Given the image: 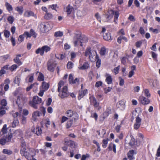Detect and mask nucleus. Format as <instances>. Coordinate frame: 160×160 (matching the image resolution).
Instances as JSON below:
<instances>
[{
    "mask_svg": "<svg viewBox=\"0 0 160 160\" xmlns=\"http://www.w3.org/2000/svg\"><path fill=\"white\" fill-rule=\"evenodd\" d=\"M87 41V38L83 35H82L80 33L76 34L74 37L73 43L75 47L79 45L82 46V43H85Z\"/></svg>",
    "mask_w": 160,
    "mask_h": 160,
    "instance_id": "f257e3e1",
    "label": "nucleus"
},
{
    "mask_svg": "<svg viewBox=\"0 0 160 160\" xmlns=\"http://www.w3.org/2000/svg\"><path fill=\"white\" fill-rule=\"evenodd\" d=\"M64 82L62 81H61L58 84V90L59 92V96L62 98L68 97V87L66 86H64L62 88V90L60 91L61 88L64 85Z\"/></svg>",
    "mask_w": 160,
    "mask_h": 160,
    "instance_id": "f03ea898",
    "label": "nucleus"
},
{
    "mask_svg": "<svg viewBox=\"0 0 160 160\" xmlns=\"http://www.w3.org/2000/svg\"><path fill=\"white\" fill-rule=\"evenodd\" d=\"M98 55L96 52L91 50L90 47L86 49L85 52V55L86 57H88L90 60L92 62L94 61L96 56Z\"/></svg>",
    "mask_w": 160,
    "mask_h": 160,
    "instance_id": "7ed1b4c3",
    "label": "nucleus"
},
{
    "mask_svg": "<svg viewBox=\"0 0 160 160\" xmlns=\"http://www.w3.org/2000/svg\"><path fill=\"white\" fill-rule=\"evenodd\" d=\"M42 99L38 96H34L32 100L29 102V105L35 109L38 108V105L42 102Z\"/></svg>",
    "mask_w": 160,
    "mask_h": 160,
    "instance_id": "20e7f679",
    "label": "nucleus"
},
{
    "mask_svg": "<svg viewBox=\"0 0 160 160\" xmlns=\"http://www.w3.org/2000/svg\"><path fill=\"white\" fill-rule=\"evenodd\" d=\"M31 151L30 150H26V148H22L20 150V153L22 156H24L28 160H30L31 158L34 157L32 154Z\"/></svg>",
    "mask_w": 160,
    "mask_h": 160,
    "instance_id": "39448f33",
    "label": "nucleus"
},
{
    "mask_svg": "<svg viewBox=\"0 0 160 160\" xmlns=\"http://www.w3.org/2000/svg\"><path fill=\"white\" fill-rule=\"evenodd\" d=\"M27 98L24 96L21 95L18 97L16 102L18 106L21 109L22 106L27 103Z\"/></svg>",
    "mask_w": 160,
    "mask_h": 160,
    "instance_id": "423d86ee",
    "label": "nucleus"
},
{
    "mask_svg": "<svg viewBox=\"0 0 160 160\" xmlns=\"http://www.w3.org/2000/svg\"><path fill=\"white\" fill-rule=\"evenodd\" d=\"M90 103L92 105L94 108H98V110H100L101 107L99 106V103L97 101L95 97L93 96H91L89 97Z\"/></svg>",
    "mask_w": 160,
    "mask_h": 160,
    "instance_id": "0eeeda50",
    "label": "nucleus"
},
{
    "mask_svg": "<svg viewBox=\"0 0 160 160\" xmlns=\"http://www.w3.org/2000/svg\"><path fill=\"white\" fill-rule=\"evenodd\" d=\"M114 14V11L112 10H108L106 14L103 17V19L105 22H108L111 19Z\"/></svg>",
    "mask_w": 160,
    "mask_h": 160,
    "instance_id": "6e6552de",
    "label": "nucleus"
},
{
    "mask_svg": "<svg viewBox=\"0 0 160 160\" xmlns=\"http://www.w3.org/2000/svg\"><path fill=\"white\" fill-rule=\"evenodd\" d=\"M56 65V63L52 61H49L47 63L48 69L51 72L54 71Z\"/></svg>",
    "mask_w": 160,
    "mask_h": 160,
    "instance_id": "1a4fd4ad",
    "label": "nucleus"
},
{
    "mask_svg": "<svg viewBox=\"0 0 160 160\" xmlns=\"http://www.w3.org/2000/svg\"><path fill=\"white\" fill-rule=\"evenodd\" d=\"M148 98L143 96L141 95L139 97L138 100L142 104L144 105H147L150 102V100Z\"/></svg>",
    "mask_w": 160,
    "mask_h": 160,
    "instance_id": "9d476101",
    "label": "nucleus"
},
{
    "mask_svg": "<svg viewBox=\"0 0 160 160\" xmlns=\"http://www.w3.org/2000/svg\"><path fill=\"white\" fill-rule=\"evenodd\" d=\"M66 114L69 117H71L73 115H75V117L74 118V122H75L78 118V115L77 113H74L71 110H68L66 112Z\"/></svg>",
    "mask_w": 160,
    "mask_h": 160,
    "instance_id": "9b49d317",
    "label": "nucleus"
},
{
    "mask_svg": "<svg viewBox=\"0 0 160 160\" xmlns=\"http://www.w3.org/2000/svg\"><path fill=\"white\" fill-rule=\"evenodd\" d=\"M24 35H26L27 38H30L32 36L34 38H36L37 34L34 30L31 29L29 33L28 32H24Z\"/></svg>",
    "mask_w": 160,
    "mask_h": 160,
    "instance_id": "f8f14e48",
    "label": "nucleus"
},
{
    "mask_svg": "<svg viewBox=\"0 0 160 160\" xmlns=\"http://www.w3.org/2000/svg\"><path fill=\"white\" fill-rule=\"evenodd\" d=\"M141 119L139 117H137L136 119V122L134 124V128L135 129L139 128L141 124Z\"/></svg>",
    "mask_w": 160,
    "mask_h": 160,
    "instance_id": "ddd939ff",
    "label": "nucleus"
},
{
    "mask_svg": "<svg viewBox=\"0 0 160 160\" xmlns=\"http://www.w3.org/2000/svg\"><path fill=\"white\" fill-rule=\"evenodd\" d=\"M40 116V113L39 111H35L32 114V119L33 121H36L38 119V117Z\"/></svg>",
    "mask_w": 160,
    "mask_h": 160,
    "instance_id": "4468645a",
    "label": "nucleus"
},
{
    "mask_svg": "<svg viewBox=\"0 0 160 160\" xmlns=\"http://www.w3.org/2000/svg\"><path fill=\"white\" fill-rule=\"evenodd\" d=\"M88 93L87 90L86 89L84 90H81L79 92V95L78 97V99H81L83 97Z\"/></svg>",
    "mask_w": 160,
    "mask_h": 160,
    "instance_id": "2eb2a0df",
    "label": "nucleus"
},
{
    "mask_svg": "<svg viewBox=\"0 0 160 160\" xmlns=\"http://www.w3.org/2000/svg\"><path fill=\"white\" fill-rule=\"evenodd\" d=\"M106 82L108 84H110L112 83V78L111 76L109 74L107 73L106 75Z\"/></svg>",
    "mask_w": 160,
    "mask_h": 160,
    "instance_id": "dca6fc26",
    "label": "nucleus"
},
{
    "mask_svg": "<svg viewBox=\"0 0 160 160\" xmlns=\"http://www.w3.org/2000/svg\"><path fill=\"white\" fill-rule=\"evenodd\" d=\"M21 57V54H18L16 55V57L13 59L14 62L17 63L19 66L22 64V62L20 61L19 58Z\"/></svg>",
    "mask_w": 160,
    "mask_h": 160,
    "instance_id": "f3484780",
    "label": "nucleus"
},
{
    "mask_svg": "<svg viewBox=\"0 0 160 160\" xmlns=\"http://www.w3.org/2000/svg\"><path fill=\"white\" fill-rule=\"evenodd\" d=\"M65 144L69 145L72 148H75L76 146L75 142L72 140L65 141Z\"/></svg>",
    "mask_w": 160,
    "mask_h": 160,
    "instance_id": "a211bd4d",
    "label": "nucleus"
},
{
    "mask_svg": "<svg viewBox=\"0 0 160 160\" xmlns=\"http://www.w3.org/2000/svg\"><path fill=\"white\" fill-rule=\"evenodd\" d=\"M108 52V49L105 47H103L101 48L100 52V54L101 56H104Z\"/></svg>",
    "mask_w": 160,
    "mask_h": 160,
    "instance_id": "6ab92c4d",
    "label": "nucleus"
},
{
    "mask_svg": "<svg viewBox=\"0 0 160 160\" xmlns=\"http://www.w3.org/2000/svg\"><path fill=\"white\" fill-rule=\"evenodd\" d=\"M89 68V64L88 62H85L83 63L82 66L78 67V68L80 70H85L88 69Z\"/></svg>",
    "mask_w": 160,
    "mask_h": 160,
    "instance_id": "aec40b11",
    "label": "nucleus"
},
{
    "mask_svg": "<svg viewBox=\"0 0 160 160\" xmlns=\"http://www.w3.org/2000/svg\"><path fill=\"white\" fill-rule=\"evenodd\" d=\"M142 93L144 94V95L146 98H149L151 97V94L148 88H145L143 89Z\"/></svg>",
    "mask_w": 160,
    "mask_h": 160,
    "instance_id": "412c9836",
    "label": "nucleus"
},
{
    "mask_svg": "<svg viewBox=\"0 0 160 160\" xmlns=\"http://www.w3.org/2000/svg\"><path fill=\"white\" fill-rule=\"evenodd\" d=\"M134 154V151L133 150H130L127 153V156L129 159L132 160L134 159V157L133 156Z\"/></svg>",
    "mask_w": 160,
    "mask_h": 160,
    "instance_id": "4be33fe9",
    "label": "nucleus"
},
{
    "mask_svg": "<svg viewBox=\"0 0 160 160\" xmlns=\"http://www.w3.org/2000/svg\"><path fill=\"white\" fill-rule=\"evenodd\" d=\"M117 106L118 108H122L123 109H125V102L123 100L119 101L117 103Z\"/></svg>",
    "mask_w": 160,
    "mask_h": 160,
    "instance_id": "5701e85b",
    "label": "nucleus"
},
{
    "mask_svg": "<svg viewBox=\"0 0 160 160\" xmlns=\"http://www.w3.org/2000/svg\"><path fill=\"white\" fill-rule=\"evenodd\" d=\"M44 18L47 20H50L53 18V15L51 12H47L44 16Z\"/></svg>",
    "mask_w": 160,
    "mask_h": 160,
    "instance_id": "b1692460",
    "label": "nucleus"
},
{
    "mask_svg": "<svg viewBox=\"0 0 160 160\" xmlns=\"http://www.w3.org/2000/svg\"><path fill=\"white\" fill-rule=\"evenodd\" d=\"M34 74L31 73L28 75L26 79V80L27 81V79H28V82H32L34 80Z\"/></svg>",
    "mask_w": 160,
    "mask_h": 160,
    "instance_id": "393cba45",
    "label": "nucleus"
},
{
    "mask_svg": "<svg viewBox=\"0 0 160 160\" xmlns=\"http://www.w3.org/2000/svg\"><path fill=\"white\" fill-rule=\"evenodd\" d=\"M49 84L48 83H46L45 82H42L41 88L42 89L45 90H47L49 88Z\"/></svg>",
    "mask_w": 160,
    "mask_h": 160,
    "instance_id": "a878e982",
    "label": "nucleus"
},
{
    "mask_svg": "<svg viewBox=\"0 0 160 160\" xmlns=\"http://www.w3.org/2000/svg\"><path fill=\"white\" fill-rule=\"evenodd\" d=\"M95 58V60H96V66L98 68H99L100 67L101 64V59L99 58V56L98 55H97Z\"/></svg>",
    "mask_w": 160,
    "mask_h": 160,
    "instance_id": "bb28decb",
    "label": "nucleus"
},
{
    "mask_svg": "<svg viewBox=\"0 0 160 160\" xmlns=\"http://www.w3.org/2000/svg\"><path fill=\"white\" fill-rule=\"evenodd\" d=\"M103 37L104 39L106 41H109L111 39V37L109 32L106 33L103 35Z\"/></svg>",
    "mask_w": 160,
    "mask_h": 160,
    "instance_id": "cd10ccee",
    "label": "nucleus"
},
{
    "mask_svg": "<svg viewBox=\"0 0 160 160\" xmlns=\"http://www.w3.org/2000/svg\"><path fill=\"white\" fill-rule=\"evenodd\" d=\"M122 39H123L126 42H127L128 41L127 38L124 36L123 35H121L118 38L117 42L119 44L121 43V40Z\"/></svg>",
    "mask_w": 160,
    "mask_h": 160,
    "instance_id": "c85d7f7f",
    "label": "nucleus"
},
{
    "mask_svg": "<svg viewBox=\"0 0 160 160\" xmlns=\"http://www.w3.org/2000/svg\"><path fill=\"white\" fill-rule=\"evenodd\" d=\"M73 9V8L72 6H71L70 5H68L67 6L66 8V12L68 15L70 14L72 10Z\"/></svg>",
    "mask_w": 160,
    "mask_h": 160,
    "instance_id": "c756f323",
    "label": "nucleus"
},
{
    "mask_svg": "<svg viewBox=\"0 0 160 160\" xmlns=\"http://www.w3.org/2000/svg\"><path fill=\"white\" fill-rule=\"evenodd\" d=\"M34 15V13L32 12L28 11H26L24 14L25 17H27L33 16Z\"/></svg>",
    "mask_w": 160,
    "mask_h": 160,
    "instance_id": "7c9ffc66",
    "label": "nucleus"
},
{
    "mask_svg": "<svg viewBox=\"0 0 160 160\" xmlns=\"http://www.w3.org/2000/svg\"><path fill=\"white\" fill-rule=\"evenodd\" d=\"M1 104L2 106L1 107H3V108H5L6 110L8 109L7 107H6L7 105V101L6 99H3L1 101Z\"/></svg>",
    "mask_w": 160,
    "mask_h": 160,
    "instance_id": "2f4dec72",
    "label": "nucleus"
},
{
    "mask_svg": "<svg viewBox=\"0 0 160 160\" xmlns=\"http://www.w3.org/2000/svg\"><path fill=\"white\" fill-rule=\"evenodd\" d=\"M15 10L18 12L19 14L21 15L23 12V9L22 6H18L15 8Z\"/></svg>",
    "mask_w": 160,
    "mask_h": 160,
    "instance_id": "473e14b6",
    "label": "nucleus"
},
{
    "mask_svg": "<svg viewBox=\"0 0 160 160\" xmlns=\"http://www.w3.org/2000/svg\"><path fill=\"white\" fill-rule=\"evenodd\" d=\"M130 142H128V144L130 146H133L135 143V140L134 138H133V137L131 135L130 136Z\"/></svg>",
    "mask_w": 160,
    "mask_h": 160,
    "instance_id": "72a5a7b5",
    "label": "nucleus"
},
{
    "mask_svg": "<svg viewBox=\"0 0 160 160\" xmlns=\"http://www.w3.org/2000/svg\"><path fill=\"white\" fill-rule=\"evenodd\" d=\"M5 6L6 8L7 9L9 12L12 11L13 10L12 7L9 3L7 2L5 3Z\"/></svg>",
    "mask_w": 160,
    "mask_h": 160,
    "instance_id": "f704fd0d",
    "label": "nucleus"
},
{
    "mask_svg": "<svg viewBox=\"0 0 160 160\" xmlns=\"http://www.w3.org/2000/svg\"><path fill=\"white\" fill-rule=\"evenodd\" d=\"M42 51H43V54H44V52H48L49 51L51 48H50L47 45L44 46L42 47Z\"/></svg>",
    "mask_w": 160,
    "mask_h": 160,
    "instance_id": "c9c22d12",
    "label": "nucleus"
},
{
    "mask_svg": "<svg viewBox=\"0 0 160 160\" xmlns=\"http://www.w3.org/2000/svg\"><path fill=\"white\" fill-rule=\"evenodd\" d=\"M109 140L108 138H106V139H104L103 140L102 142V147L104 148H105L107 145L108 142V141H109Z\"/></svg>",
    "mask_w": 160,
    "mask_h": 160,
    "instance_id": "e433bc0d",
    "label": "nucleus"
},
{
    "mask_svg": "<svg viewBox=\"0 0 160 160\" xmlns=\"http://www.w3.org/2000/svg\"><path fill=\"white\" fill-rule=\"evenodd\" d=\"M2 152L4 154H7L8 155H10L12 153V152L11 150L6 149H3Z\"/></svg>",
    "mask_w": 160,
    "mask_h": 160,
    "instance_id": "4c0bfd02",
    "label": "nucleus"
},
{
    "mask_svg": "<svg viewBox=\"0 0 160 160\" xmlns=\"http://www.w3.org/2000/svg\"><path fill=\"white\" fill-rule=\"evenodd\" d=\"M39 73V75L38 78V79L39 81H43L44 80V77L43 75L41 73L37 72Z\"/></svg>",
    "mask_w": 160,
    "mask_h": 160,
    "instance_id": "58836bf2",
    "label": "nucleus"
},
{
    "mask_svg": "<svg viewBox=\"0 0 160 160\" xmlns=\"http://www.w3.org/2000/svg\"><path fill=\"white\" fill-rule=\"evenodd\" d=\"M73 123V120H71L68 121L67 123L66 128H68L71 127L72 126Z\"/></svg>",
    "mask_w": 160,
    "mask_h": 160,
    "instance_id": "ea45409f",
    "label": "nucleus"
},
{
    "mask_svg": "<svg viewBox=\"0 0 160 160\" xmlns=\"http://www.w3.org/2000/svg\"><path fill=\"white\" fill-rule=\"evenodd\" d=\"M12 137V135L11 133L10 134L7 136L5 138H4L7 142L10 141Z\"/></svg>",
    "mask_w": 160,
    "mask_h": 160,
    "instance_id": "a19ab883",
    "label": "nucleus"
},
{
    "mask_svg": "<svg viewBox=\"0 0 160 160\" xmlns=\"http://www.w3.org/2000/svg\"><path fill=\"white\" fill-rule=\"evenodd\" d=\"M35 52L36 54H38L40 53V55L42 56L43 55V51H42V48H39L37 49L35 51Z\"/></svg>",
    "mask_w": 160,
    "mask_h": 160,
    "instance_id": "79ce46f5",
    "label": "nucleus"
},
{
    "mask_svg": "<svg viewBox=\"0 0 160 160\" xmlns=\"http://www.w3.org/2000/svg\"><path fill=\"white\" fill-rule=\"evenodd\" d=\"M45 146L44 147V149H46L47 148H51V146L52 144L51 143L48 142H45Z\"/></svg>",
    "mask_w": 160,
    "mask_h": 160,
    "instance_id": "37998d69",
    "label": "nucleus"
},
{
    "mask_svg": "<svg viewBox=\"0 0 160 160\" xmlns=\"http://www.w3.org/2000/svg\"><path fill=\"white\" fill-rule=\"evenodd\" d=\"M62 35L63 32L60 31L56 32L54 34V36L56 37H62Z\"/></svg>",
    "mask_w": 160,
    "mask_h": 160,
    "instance_id": "c03bdc74",
    "label": "nucleus"
},
{
    "mask_svg": "<svg viewBox=\"0 0 160 160\" xmlns=\"http://www.w3.org/2000/svg\"><path fill=\"white\" fill-rule=\"evenodd\" d=\"M120 66H118L117 67L115 68L112 71V72L115 74L116 75L117 74L119 71V69H120Z\"/></svg>",
    "mask_w": 160,
    "mask_h": 160,
    "instance_id": "a18cd8bd",
    "label": "nucleus"
},
{
    "mask_svg": "<svg viewBox=\"0 0 160 160\" xmlns=\"http://www.w3.org/2000/svg\"><path fill=\"white\" fill-rule=\"evenodd\" d=\"M38 84L37 82H35L33 83V84H32V88H33L34 91H36L38 89Z\"/></svg>",
    "mask_w": 160,
    "mask_h": 160,
    "instance_id": "49530a36",
    "label": "nucleus"
},
{
    "mask_svg": "<svg viewBox=\"0 0 160 160\" xmlns=\"http://www.w3.org/2000/svg\"><path fill=\"white\" fill-rule=\"evenodd\" d=\"M57 8V4H52L48 6V8H51L52 10H55L56 11H57L56 10V8Z\"/></svg>",
    "mask_w": 160,
    "mask_h": 160,
    "instance_id": "de8ad7c7",
    "label": "nucleus"
},
{
    "mask_svg": "<svg viewBox=\"0 0 160 160\" xmlns=\"http://www.w3.org/2000/svg\"><path fill=\"white\" fill-rule=\"evenodd\" d=\"M93 142L94 143L96 144L97 147V151L98 152H100L101 150L100 146L99 143L97 142L96 141L94 140L93 141Z\"/></svg>",
    "mask_w": 160,
    "mask_h": 160,
    "instance_id": "09e8293b",
    "label": "nucleus"
},
{
    "mask_svg": "<svg viewBox=\"0 0 160 160\" xmlns=\"http://www.w3.org/2000/svg\"><path fill=\"white\" fill-rule=\"evenodd\" d=\"M4 109H5V108L0 107V116H2L5 113L6 111Z\"/></svg>",
    "mask_w": 160,
    "mask_h": 160,
    "instance_id": "8fccbe9b",
    "label": "nucleus"
},
{
    "mask_svg": "<svg viewBox=\"0 0 160 160\" xmlns=\"http://www.w3.org/2000/svg\"><path fill=\"white\" fill-rule=\"evenodd\" d=\"M7 20L10 24H12L14 21V19L12 16H9L8 17Z\"/></svg>",
    "mask_w": 160,
    "mask_h": 160,
    "instance_id": "3c124183",
    "label": "nucleus"
},
{
    "mask_svg": "<svg viewBox=\"0 0 160 160\" xmlns=\"http://www.w3.org/2000/svg\"><path fill=\"white\" fill-rule=\"evenodd\" d=\"M73 63L71 61H69L68 62L67 64V68L68 69H71L73 67Z\"/></svg>",
    "mask_w": 160,
    "mask_h": 160,
    "instance_id": "603ef678",
    "label": "nucleus"
},
{
    "mask_svg": "<svg viewBox=\"0 0 160 160\" xmlns=\"http://www.w3.org/2000/svg\"><path fill=\"white\" fill-rule=\"evenodd\" d=\"M18 68V66L16 64H13L10 67V70L12 72L16 70Z\"/></svg>",
    "mask_w": 160,
    "mask_h": 160,
    "instance_id": "864d4df0",
    "label": "nucleus"
},
{
    "mask_svg": "<svg viewBox=\"0 0 160 160\" xmlns=\"http://www.w3.org/2000/svg\"><path fill=\"white\" fill-rule=\"evenodd\" d=\"M114 22H116V20L118 19L119 15V13L118 12H114Z\"/></svg>",
    "mask_w": 160,
    "mask_h": 160,
    "instance_id": "5fc2aeb1",
    "label": "nucleus"
},
{
    "mask_svg": "<svg viewBox=\"0 0 160 160\" xmlns=\"http://www.w3.org/2000/svg\"><path fill=\"white\" fill-rule=\"evenodd\" d=\"M19 123V122L17 119H15L12 122V127H15L17 126Z\"/></svg>",
    "mask_w": 160,
    "mask_h": 160,
    "instance_id": "6e6d98bb",
    "label": "nucleus"
},
{
    "mask_svg": "<svg viewBox=\"0 0 160 160\" xmlns=\"http://www.w3.org/2000/svg\"><path fill=\"white\" fill-rule=\"evenodd\" d=\"M7 142L4 138H2L0 139V144L2 145H5Z\"/></svg>",
    "mask_w": 160,
    "mask_h": 160,
    "instance_id": "4d7b16f0",
    "label": "nucleus"
},
{
    "mask_svg": "<svg viewBox=\"0 0 160 160\" xmlns=\"http://www.w3.org/2000/svg\"><path fill=\"white\" fill-rule=\"evenodd\" d=\"M111 113V108L110 107H108L106 111L104 112V114H106L107 116H108Z\"/></svg>",
    "mask_w": 160,
    "mask_h": 160,
    "instance_id": "13d9d810",
    "label": "nucleus"
},
{
    "mask_svg": "<svg viewBox=\"0 0 160 160\" xmlns=\"http://www.w3.org/2000/svg\"><path fill=\"white\" fill-rule=\"evenodd\" d=\"M10 34V32L7 30H5L4 32V35L6 38H8Z\"/></svg>",
    "mask_w": 160,
    "mask_h": 160,
    "instance_id": "bf43d9fd",
    "label": "nucleus"
},
{
    "mask_svg": "<svg viewBox=\"0 0 160 160\" xmlns=\"http://www.w3.org/2000/svg\"><path fill=\"white\" fill-rule=\"evenodd\" d=\"M40 90L39 92L38 93V94L39 96H40V97H42L43 96V93L45 91V90H44L42 89L41 88V87L40 88Z\"/></svg>",
    "mask_w": 160,
    "mask_h": 160,
    "instance_id": "052dcab7",
    "label": "nucleus"
},
{
    "mask_svg": "<svg viewBox=\"0 0 160 160\" xmlns=\"http://www.w3.org/2000/svg\"><path fill=\"white\" fill-rule=\"evenodd\" d=\"M89 157V155L88 154H86V155H82L81 160H86L87 158Z\"/></svg>",
    "mask_w": 160,
    "mask_h": 160,
    "instance_id": "680f3d73",
    "label": "nucleus"
},
{
    "mask_svg": "<svg viewBox=\"0 0 160 160\" xmlns=\"http://www.w3.org/2000/svg\"><path fill=\"white\" fill-rule=\"evenodd\" d=\"M93 118H94L96 121L97 120L98 118V115L96 113L94 112L92 114L91 116Z\"/></svg>",
    "mask_w": 160,
    "mask_h": 160,
    "instance_id": "e2e57ef3",
    "label": "nucleus"
},
{
    "mask_svg": "<svg viewBox=\"0 0 160 160\" xmlns=\"http://www.w3.org/2000/svg\"><path fill=\"white\" fill-rule=\"evenodd\" d=\"M24 36H26V35H24V34L23 35H20L19 38H18V40L19 41H20L21 42L23 40V39L24 38Z\"/></svg>",
    "mask_w": 160,
    "mask_h": 160,
    "instance_id": "0e129e2a",
    "label": "nucleus"
},
{
    "mask_svg": "<svg viewBox=\"0 0 160 160\" xmlns=\"http://www.w3.org/2000/svg\"><path fill=\"white\" fill-rule=\"evenodd\" d=\"M71 60H72L73 59L75 58L76 56V53L73 52H72L71 53Z\"/></svg>",
    "mask_w": 160,
    "mask_h": 160,
    "instance_id": "69168bd1",
    "label": "nucleus"
},
{
    "mask_svg": "<svg viewBox=\"0 0 160 160\" xmlns=\"http://www.w3.org/2000/svg\"><path fill=\"white\" fill-rule=\"evenodd\" d=\"M112 89V88L110 87H108L107 88L104 89V92L105 93H107L108 92H110L111 90Z\"/></svg>",
    "mask_w": 160,
    "mask_h": 160,
    "instance_id": "338daca9",
    "label": "nucleus"
},
{
    "mask_svg": "<svg viewBox=\"0 0 160 160\" xmlns=\"http://www.w3.org/2000/svg\"><path fill=\"white\" fill-rule=\"evenodd\" d=\"M79 83V80L77 78H76L75 79L73 80L71 83L72 84H78Z\"/></svg>",
    "mask_w": 160,
    "mask_h": 160,
    "instance_id": "774afa93",
    "label": "nucleus"
}]
</instances>
